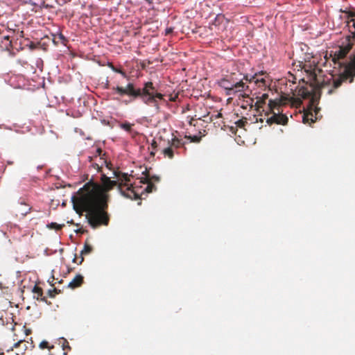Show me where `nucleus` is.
Wrapping results in <instances>:
<instances>
[{
    "instance_id": "nucleus-11",
    "label": "nucleus",
    "mask_w": 355,
    "mask_h": 355,
    "mask_svg": "<svg viewBox=\"0 0 355 355\" xmlns=\"http://www.w3.org/2000/svg\"><path fill=\"white\" fill-rule=\"evenodd\" d=\"M257 78L254 79V84L257 85L259 87H266L267 86V83L265 77H262L265 73L261 71L260 73H256Z\"/></svg>"
},
{
    "instance_id": "nucleus-38",
    "label": "nucleus",
    "mask_w": 355,
    "mask_h": 355,
    "mask_svg": "<svg viewBox=\"0 0 355 355\" xmlns=\"http://www.w3.org/2000/svg\"><path fill=\"white\" fill-rule=\"evenodd\" d=\"M89 162H92V157H89Z\"/></svg>"
},
{
    "instance_id": "nucleus-20",
    "label": "nucleus",
    "mask_w": 355,
    "mask_h": 355,
    "mask_svg": "<svg viewBox=\"0 0 355 355\" xmlns=\"http://www.w3.org/2000/svg\"><path fill=\"white\" fill-rule=\"evenodd\" d=\"M313 114L311 112L304 113L302 117L303 123H313L315 120L313 119Z\"/></svg>"
},
{
    "instance_id": "nucleus-42",
    "label": "nucleus",
    "mask_w": 355,
    "mask_h": 355,
    "mask_svg": "<svg viewBox=\"0 0 355 355\" xmlns=\"http://www.w3.org/2000/svg\"><path fill=\"white\" fill-rule=\"evenodd\" d=\"M49 355H53L52 354H49Z\"/></svg>"
},
{
    "instance_id": "nucleus-33",
    "label": "nucleus",
    "mask_w": 355,
    "mask_h": 355,
    "mask_svg": "<svg viewBox=\"0 0 355 355\" xmlns=\"http://www.w3.org/2000/svg\"><path fill=\"white\" fill-rule=\"evenodd\" d=\"M151 146L153 150H155V148L157 147V142L155 141H153V142L151 144Z\"/></svg>"
},
{
    "instance_id": "nucleus-9",
    "label": "nucleus",
    "mask_w": 355,
    "mask_h": 355,
    "mask_svg": "<svg viewBox=\"0 0 355 355\" xmlns=\"http://www.w3.org/2000/svg\"><path fill=\"white\" fill-rule=\"evenodd\" d=\"M268 98V94H263L260 97L257 98V101L254 104L255 109L257 112H260V110L266 104V100Z\"/></svg>"
},
{
    "instance_id": "nucleus-27",
    "label": "nucleus",
    "mask_w": 355,
    "mask_h": 355,
    "mask_svg": "<svg viewBox=\"0 0 355 355\" xmlns=\"http://www.w3.org/2000/svg\"><path fill=\"white\" fill-rule=\"evenodd\" d=\"M159 180H160V178H159V176H157V175L150 176L149 175V182H153V181L154 182H159Z\"/></svg>"
},
{
    "instance_id": "nucleus-3",
    "label": "nucleus",
    "mask_w": 355,
    "mask_h": 355,
    "mask_svg": "<svg viewBox=\"0 0 355 355\" xmlns=\"http://www.w3.org/2000/svg\"><path fill=\"white\" fill-rule=\"evenodd\" d=\"M120 96H128L133 99L140 98L144 103L159 110V101L167 103L164 95L158 92L151 81L144 83L142 88H137L134 83H129L125 87L116 86L112 88Z\"/></svg>"
},
{
    "instance_id": "nucleus-29",
    "label": "nucleus",
    "mask_w": 355,
    "mask_h": 355,
    "mask_svg": "<svg viewBox=\"0 0 355 355\" xmlns=\"http://www.w3.org/2000/svg\"><path fill=\"white\" fill-rule=\"evenodd\" d=\"M62 348L64 350L66 349H71L68 341L65 339H63Z\"/></svg>"
},
{
    "instance_id": "nucleus-21",
    "label": "nucleus",
    "mask_w": 355,
    "mask_h": 355,
    "mask_svg": "<svg viewBox=\"0 0 355 355\" xmlns=\"http://www.w3.org/2000/svg\"><path fill=\"white\" fill-rule=\"evenodd\" d=\"M39 347L42 349H46V348H47L49 349H51L54 348V346L53 345H50L48 341H46V340L42 341L40 343Z\"/></svg>"
},
{
    "instance_id": "nucleus-25",
    "label": "nucleus",
    "mask_w": 355,
    "mask_h": 355,
    "mask_svg": "<svg viewBox=\"0 0 355 355\" xmlns=\"http://www.w3.org/2000/svg\"><path fill=\"white\" fill-rule=\"evenodd\" d=\"M246 123H247L246 118H242L236 122V125L239 128H244Z\"/></svg>"
},
{
    "instance_id": "nucleus-22",
    "label": "nucleus",
    "mask_w": 355,
    "mask_h": 355,
    "mask_svg": "<svg viewBox=\"0 0 355 355\" xmlns=\"http://www.w3.org/2000/svg\"><path fill=\"white\" fill-rule=\"evenodd\" d=\"M185 138L190 140L191 142L193 143H199L201 140V136L194 135V136H185Z\"/></svg>"
},
{
    "instance_id": "nucleus-17",
    "label": "nucleus",
    "mask_w": 355,
    "mask_h": 355,
    "mask_svg": "<svg viewBox=\"0 0 355 355\" xmlns=\"http://www.w3.org/2000/svg\"><path fill=\"white\" fill-rule=\"evenodd\" d=\"M175 153L178 154L179 153L178 151H175L173 148H172L170 146L162 150V153L164 154V155L169 159H173L174 157Z\"/></svg>"
},
{
    "instance_id": "nucleus-2",
    "label": "nucleus",
    "mask_w": 355,
    "mask_h": 355,
    "mask_svg": "<svg viewBox=\"0 0 355 355\" xmlns=\"http://www.w3.org/2000/svg\"><path fill=\"white\" fill-rule=\"evenodd\" d=\"M295 92L299 97L282 95L279 98L269 101L268 105V110L266 111L265 114L266 116L272 114V116L268 117L266 119V123L268 125H271L274 123L278 125L287 124L288 119L285 114L282 113L280 110L281 105L291 103L293 106L299 107L302 104L301 98L306 99L310 97H313V89L311 87V89H309L308 87L305 86L297 87Z\"/></svg>"
},
{
    "instance_id": "nucleus-7",
    "label": "nucleus",
    "mask_w": 355,
    "mask_h": 355,
    "mask_svg": "<svg viewBox=\"0 0 355 355\" xmlns=\"http://www.w3.org/2000/svg\"><path fill=\"white\" fill-rule=\"evenodd\" d=\"M142 174L144 177L141 178V182L143 184H147V187L145 189L146 192L151 193L153 191H155L157 189L155 185L153 182H149V171L146 169Z\"/></svg>"
},
{
    "instance_id": "nucleus-32",
    "label": "nucleus",
    "mask_w": 355,
    "mask_h": 355,
    "mask_svg": "<svg viewBox=\"0 0 355 355\" xmlns=\"http://www.w3.org/2000/svg\"><path fill=\"white\" fill-rule=\"evenodd\" d=\"M96 155L99 156L100 157V159H102V157H101V155H102V150L101 148H97L96 149Z\"/></svg>"
},
{
    "instance_id": "nucleus-23",
    "label": "nucleus",
    "mask_w": 355,
    "mask_h": 355,
    "mask_svg": "<svg viewBox=\"0 0 355 355\" xmlns=\"http://www.w3.org/2000/svg\"><path fill=\"white\" fill-rule=\"evenodd\" d=\"M47 227L50 229L60 230L64 227V225H60L56 223H51L50 224L47 225Z\"/></svg>"
},
{
    "instance_id": "nucleus-39",
    "label": "nucleus",
    "mask_w": 355,
    "mask_h": 355,
    "mask_svg": "<svg viewBox=\"0 0 355 355\" xmlns=\"http://www.w3.org/2000/svg\"><path fill=\"white\" fill-rule=\"evenodd\" d=\"M150 155L154 156V155H155V153L152 151V152L150 153Z\"/></svg>"
},
{
    "instance_id": "nucleus-15",
    "label": "nucleus",
    "mask_w": 355,
    "mask_h": 355,
    "mask_svg": "<svg viewBox=\"0 0 355 355\" xmlns=\"http://www.w3.org/2000/svg\"><path fill=\"white\" fill-rule=\"evenodd\" d=\"M352 17L348 21H347V26L349 28V32L351 33L352 37L354 38V40H355V18L354 15L352 14L350 15Z\"/></svg>"
},
{
    "instance_id": "nucleus-5",
    "label": "nucleus",
    "mask_w": 355,
    "mask_h": 355,
    "mask_svg": "<svg viewBox=\"0 0 355 355\" xmlns=\"http://www.w3.org/2000/svg\"><path fill=\"white\" fill-rule=\"evenodd\" d=\"M238 76L239 75L232 73L229 76H226V78L233 85L234 90L238 93L248 90L249 89V86L246 85V83L243 82V79H241V77H238Z\"/></svg>"
},
{
    "instance_id": "nucleus-19",
    "label": "nucleus",
    "mask_w": 355,
    "mask_h": 355,
    "mask_svg": "<svg viewBox=\"0 0 355 355\" xmlns=\"http://www.w3.org/2000/svg\"><path fill=\"white\" fill-rule=\"evenodd\" d=\"M107 66L114 72L120 73L123 78H127L126 73L121 69L115 67L112 62H108Z\"/></svg>"
},
{
    "instance_id": "nucleus-35",
    "label": "nucleus",
    "mask_w": 355,
    "mask_h": 355,
    "mask_svg": "<svg viewBox=\"0 0 355 355\" xmlns=\"http://www.w3.org/2000/svg\"><path fill=\"white\" fill-rule=\"evenodd\" d=\"M177 98V96H175V97L171 96L170 98H169V101H175V98Z\"/></svg>"
},
{
    "instance_id": "nucleus-41",
    "label": "nucleus",
    "mask_w": 355,
    "mask_h": 355,
    "mask_svg": "<svg viewBox=\"0 0 355 355\" xmlns=\"http://www.w3.org/2000/svg\"><path fill=\"white\" fill-rule=\"evenodd\" d=\"M259 121L263 122V119H259Z\"/></svg>"
},
{
    "instance_id": "nucleus-30",
    "label": "nucleus",
    "mask_w": 355,
    "mask_h": 355,
    "mask_svg": "<svg viewBox=\"0 0 355 355\" xmlns=\"http://www.w3.org/2000/svg\"><path fill=\"white\" fill-rule=\"evenodd\" d=\"M76 232L77 234H85V233L87 232V230L84 229V228H83V227H80L78 230H76Z\"/></svg>"
},
{
    "instance_id": "nucleus-24",
    "label": "nucleus",
    "mask_w": 355,
    "mask_h": 355,
    "mask_svg": "<svg viewBox=\"0 0 355 355\" xmlns=\"http://www.w3.org/2000/svg\"><path fill=\"white\" fill-rule=\"evenodd\" d=\"M121 128L125 130V131L130 132L132 130V125L130 123L125 122L121 124Z\"/></svg>"
},
{
    "instance_id": "nucleus-36",
    "label": "nucleus",
    "mask_w": 355,
    "mask_h": 355,
    "mask_svg": "<svg viewBox=\"0 0 355 355\" xmlns=\"http://www.w3.org/2000/svg\"><path fill=\"white\" fill-rule=\"evenodd\" d=\"M171 32H172V29H171V28H167V29L166 30V34H169V33H171Z\"/></svg>"
},
{
    "instance_id": "nucleus-34",
    "label": "nucleus",
    "mask_w": 355,
    "mask_h": 355,
    "mask_svg": "<svg viewBox=\"0 0 355 355\" xmlns=\"http://www.w3.org/2000/svg\"><path fill=\"white\" fill-rule=\"evenodd\" d=\"M31 333V330L29 329H25V334L26 336L29 335Z\"/></svg>"
},
{
    "instance_id": "nucleus-12",
    "label": "nucleus",
    "mask_w": 355,
    "mask_h": 355,
    "mask_svg": "<svg viewBox=\"0 0 355 355\" xmlns=\"http://www.w3.org/2000/svg\"><path fill=\"white\" fill-rule=\"evenodd\" d=\"M185 145V143L182 141V139H180L177 137H174L171 139V141L169 142V146L173 148L175 150L178 149L180 147H184Z\"/></svg>"
},
{
    "instance_id": "nucleus-26",
    "label": "nucleus",
    "mask_w": 355,
    "mask_h": 355,
    "mask_svg": "<svg viewBox=\"0 0 355 355\" xmlns=\"http://www.w3.org/2000/svg\"><path fill=\"white\" fill-rule=\"evenodd\" d=\"M60 292L57 288H54L53 290H49L48 295L51 297H54L55 294H58Z\"/></svg>"
},
{
    "instance_id": "nucleus-13",
    "label": "nucleus",
    "mask_w": 355,
    "mask_h": 355,
    "mask_svg": "<svg viewBox=\"0 0 355 355\" xmlns=\"http://www.w3.org/2000/svg\"><path fill=\"white\" fill-rule=\"evenodd\" d=\"M33 293H34V297L36 298L37 300H42L45 301V297H42L43 295V291L42 288L37 285H35L33 288Z\"/></svg>"
},
{
    "instance_id": "nucleus-31",
    "label": "nucleus",
    "mask_w": 355,
    "mask_h": 355,
    "mask_svg": "<svg viewBox=\"0 0 355 355\" xmlns=\"http://www.w3.org/2000/svg\"><path fill=\"white\" fill-rule=\"evenodd\" d=\"M92 166L94 167V168L96 169L98 171H101V166H99L98 164L93 163Z\"/></svg>"
},
{
    "instance_id": "nucleus-8",
    "label": "nucleus",
    "mask_w": 355,
    "mask_h": 355,
    "mask_svg": "<svg viewBox=\"0 0 355 355\" xmlns=\"http://www.w3.org/2000/svg\"><path fill=\"white\" fill-rule=\"evenodd\" d=\"M31 210V207L26 204L23 199H20L18 205L16 207V211L22 216H25Z\"/></svg>"
},
{
    "instance_id": "nucleus-18",
    "label": "nucleus",
    "mask_w": 355,
    "mask_h": 355,
    "mask_svg": "<svg viewBox=\"0 0 355 355\" xmlns=\"http://www.w3.org/2000/svg\"><path fill=\"white\" fill-rule=\"evenodd\" d=\"M239 76L241 77V79H243V82L246 83V85L248 84V83H254V79L257 78V74H254V76L250 77L248 74L242 75L241 73H240L239 74Z\"/></svg>"
},
{
    "instance_id": "nucleus-1",
    "label": "nucleus",
    "mask_w": 355,
    "mask_h": 355,
    "mask_svg": "<svg viewBox=\"0 0 355 355\" xmlns=\"http://www.w3.org/2000/svg\"><path fill=\"white\" fill-rule=\"evenodd\" d=\"M114 177L117 180H111L110 178L102 174L101 184L89 182L78 191V196L71 198L74 210L79 215L85 212L88 224L96 229L101 226H107L110 216L108 214L109 195L107 192L115 186L122 196L131 200L139 199V194L129 184L130 175L128 173L114 171Z\"/></svg>"
},
{
    "instance_id": "nucleus-16",
    "label": "nucleus",
    "mask_w": 355,
    "mask_h": 355,
    "mask_svg": "<svg viewBox=\"0 0 355 355\" xmlns=\"http://www.w3.org/2000/svg\"><path fill=\"white\" fill-rule=\"evenodd\" d=\"M28 343L25 340H20L14 345L15 348H21L19 351V353L23 354L28 348L27 344Z\"/></svg>"
},
{
    "instance_id": "nucleus-10",
    "label": "nucleus",
    "mask_w": 355,
    "mask_h": 355,
    "mask_svg": "<svg viewBox=\"0 0 355 355\" xmlns=\"http://www.w3.org/2000/svg\"><path fill=\"white\" fill-rule=\"evenodd\" d=\"M83 283V277L81 275H77L71 282L68 284V287L75 288L79 287Z\"/></svg>"
},
{
    "instance_id": "nucleus-6",
    "label": "nucleus",
    "mask_w": 355,
    "mask_h": 355,
    "mask_svg": "<svg viewBox=\"0 0 355 355\" xmlns=\"http://www.w3.org/2000/svg\"><path fill=\"white\" fill-rule=\"evenodd\" d=\"M218 83L220 87L223 88L225 90L226 95H235L238 93L237 92H236V90H234V87L230 83V82L226 78V76L221 78Z\"/></svg>"
},
{
    "instance_id": "nucleus-37",
    "label": "nucleus",
    "mask_w": 355,
    "mask_h": 355,
    "mask_svg": "<svg viewBox=\"0 0 355 355\" xmlns=\"http://www.w3.org/2000/svg\"><path fill=\"white\" fill-rule=\"evenodd\" d=\"M23 34H24V32L23 31H21L20 32V36L22 37L23 36Z\"/></svg>"
},
{
    "instance_id": "nucleus-4",
    "label": "nucleus",
    "mask_w": 355,
    "mask_h": 355,
    "mask_svg": "<svg viewBox=\"0 0 355 355\" xmlns=\"http://www.w3.org/2000/svg\"><path fill=\"white\" fill-rule=\"evenodd\" d=\"M352 51L349 56V61L346 64L343 72L338 78L334 79L333 88L328 91L329 94H331L335 89L341 86L344 81L349 79V83L354 81L355 77V40L351 35L346 36L340 42L338 49L334 52L333 60L336 62V60L345 58L347 55Z\"/></svg>"
},
{
    "instance_id": "nucleus-40",
    "label": "nucleus",
    "mask_w": 355,
    "mask_h": 355,
    "mask_svg": "<svg viewBox=\"0 0 355 355\" xmlns=\"http://www.w3.org/2000/svg\"><path fill=\"white\" fill-rule=\"evenodd\" d=\"M73 262H76V257H74V259H73Z\"/></svg>"
},
{
    "instance_id": "nucleus-14",
    "label": "nucleus",
    "mask_w": 355,
    "mask_h": 355,
    "mask_svg": "<svg viewBox=\"0 0 355 355\" xmlns=\"http://www.w3.org/2000/svg\"><path fill=\"white\" fill-rule=\"evenodd\" d=\"M92 250H93V248L87 243V241H86V242L85 243V245H84V248L83 249V250L80 252L81 259L78 264H81L82 262L83 261V260H84L83 256L89 254V253H91L92 252Z\"/></svg>"
},
{
    "instance_id": "nucleus-28",
    "label": "nucleus",
    "mask_w": 355,
    "mask_h": 355,
    "mask_svg": "<svg viewBox=\"0 0 355 355\" xmlns=\"http://www.w3.org/2000/svg\"><path fill=\"white\" fill-rule=\"evenodd\" d=\"M3 39L7 41V44H5V47L6 48L11 47L12 44H11V41L10 40V37L9 36H5L3 37Z\"/></svg>"
}]
</instances>
